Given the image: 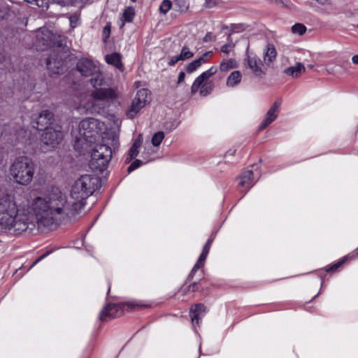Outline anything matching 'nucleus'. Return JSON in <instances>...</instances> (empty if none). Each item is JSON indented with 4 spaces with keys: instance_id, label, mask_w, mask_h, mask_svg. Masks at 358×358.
Instances as JSON below:
<instances>
[{
    "instance_id": "nucleus-1",
    "label": "nucleus",
    "mask_w": 358,
    "mask_h": 358,
    "mask_svg": "<svg viewBox=\"0 0 358 358\" xmlns=\"http://www.w3.org/2000/svg\"><path fill=\"white\" fill-rule=\"evenodd\" d=\"M99 182L98 177L86 174L73 185L70 200L57 187L34 199L31 210L38 227L51 229L58 221L73 217L84 208L86 199L96 190Z\"/></svg>"
},
{
    "instance_id": "nucleus-2",
    "label": "nucleus",
    "mask_w": 358,
    "mask_h": 358,
    "mask_svg": "<svg viewBox=\"0 0 358 358\" xmlns=\"http://www.w3.org/2000/svg\"><path fill=\"white\" fill-rule=\"evenodd\" d=\"M276 50L273 45L268 44L264 51V62L253 52H249L248 49L243 59V66L249 70L254 76L264 77L267 69L276 58Z\"/></svg>"
},
{
    "instance_id": "nucleus-3",
    "label": "nucleus",
    "mask_w": 358,
    "mask_h": 358,
    "mask_svg": "<svg viewBox=\"0 0 358 358\" xmlns=\"http://www.w3.org/2000/svg\"><path fill=\"white\" fill-rule=\"evenodd\" d=\"M34 171L33 161L26 156H21L17 157L11 164L10 174L17 183L27 185L32 180Z\"/></svg>"
},
{
    "instance_id": "nucleus-4",
    "label": "nucleus",
    "mask_w": 358,
    "mask_h": 358,
    "mask_svg": "<svg viewBox=\"0 0 358 358\" xmlns=\"http://www.w3.org/2000/svg\"><path fill=\"white\" fill-rule=\"evenodd\" d=\"M17 211L13 196L0 190V225L4 228L13 227Z\"/></svg>"
},
{
    "instance_id": "nucleus-5",
    "label": "nucleus",
    "mask_w": 358,
    "mask_h": 358,
    "mask_svg": "<svg viewBox=\"0 0 358 358\" xmlns=\"http://www.w3.org/2000/svg\"><path fill=\"white\" fill-rule=\"evenodd\" d=\"M112 157L111 148L106 143H97L93 149L90 162L92 170L103 171Z\"/></svg>"
},
{
    "instance_id": "nucleus-6",
    "label": "nucleus",
    "mask_w": 358,
    "mask_h": 358,
    "mask_svg": "<svg viewBox=\"0 0 358 358\" xmlns=\"http://www.w3.org/2000/svg\"><path fill=\"white\" fill-rule=\"evenodd\" d=\"M103 127V123L96 119L90 117L83 120L78 125L79 136L76 137V141L91 143L102 130Z\"/></svg>"
},
{
    "instance_id": "nucleus-7",
    "label": "nucleus",
    "mask_w": 358,
    "mask_h": 358,
    "mask_svg": "<svg viewBox=\"0 0 358 358\" xmlns=\"http://www.w3.org/2000/svg\"><path fill=\"white\" fill-rule=\"evenodd\" d=\"M63 132L59 126L46 128L41 136V148L46 152L55 148L62 140Z\"/></svg>"
},
{
    "instance_id": "nucleus-8",
    "label": "nucleus",
    "mask_w": 358,
    "mask_h": 358,
    "mask_svg": "<svg viewBox=\"0 0 358 358\" xmlns=\"http://www.w3.org/2000/svg\"><path fill=\"white\" fill-rule=\"evenodd\" d=\"M216 71L217 69L215 68L211 67L199 76L191 87L192 94H196L199 89H200L199 94L201 96H206L209 94L213 90V84L210 82H206V80L215 74Z\"/></svg>"
},
{
    "instance_id": "nucleus-9",
    "label": "nucleus",
    "mask_w": 358,
    "mask_h": 358,
    "mask_svg": "<svg viewBox=\"0 0 358 358\" xmlns=\"http://www.w3.org/2000/svg\"><path fill=\"white\" fill-rule=\"evenodd\" d=\"M243 30L241 24H232L225 27V33L227 34L225 43V54L233 51L236 44L239 40L240 33Z\"/></svg>"
},
{
    "instance_id": "nucleus-10",
    "label": "nucleus",
    "mask_w": 358,
    "mask_h": 358,
    "mask_svg": "<svg viewBox=\"0 0 358 358\" xmlns=\"http://www.w3.org/2000/svg\"><path fill=\"white\" fill-rule=\"evenodd\" d=\"M148 91L146 89L139 90L134 99L132 100L131 105L127 112V115L130 118L134 117L145 106L148 102Z\"/></svg>"
},
{
    "instance_id": "nucleus-11",
    "label": "nucleus",
    "mask_w": 358,
    "mask_h": 358,
    "mask_svg": "<svg viewBox=\"0 0 358 358\" xmlns=\"http://www.w3.org/2000/svg\"><path fill=\"white\" fill-rule=\"evenodd\" d=\"M38 40H41L47 46L57 45L61 47L65 43V37L56 35L49 30H43L37 36Z\"/></svg>"
},
{
    "instance_id": "nucleus-12",
    "label": "nucleus",
    "mask_w": 358,
    "mask_h": 358,
    "mask_svg": "<svg viewBox=\"0 0 358 358\" xmlns=\"http://www.w3.org/2000/svg\"><path fill=\"white\" fill-rule=\"evenodd\" d=\"M76 68L83 76L89 77L97 72L99 66L91 59L82 58L78 62Z\"/></svg>"
},
{
    "instance_id": "nucleus-13",
    "label": "nucleus",
    "mask_w": 358,
    "mask_h": 358,
    "mask_svg": "<svg viewBox=\"0 0 358 358\" xmlns=\"http://www.w3.org/2000/svg\"><path fill=\"white\" fill-rule=\"evenodd\" d=\"M53 120V114L48 110L41 111L34 122V127L38 130L50 128L48 127Z\"/></svg>"
},
{
    "instance_id": "nucleus-14",
    "label": "nucleus",
    "mask_w": 358,
    "mask_h": 358,
    "mask_svg": "<svg viewBox=\"0 0 358 358\" xmlns=\"http://www.w3.org/2000/svg\"><path fill=\"white\" fill-rule=\"evenodd\" d=\"M117 92L115 88H99L92 92V96L94 100H108L117 97Z\"/></svg>"
},
{
    "instance_id": "nucleus-15",
    "label": "nucleus",
    "mask_w": 358,
    "mask_h": 358,
    "mask_svg": "<svg viewBox=\"0 0 358 358\" xmlns=\"http://www.w3.org/2000/svg\"><path fill=\"white\" fill-rule=\"evenodd\" d=\"M280 101H275L266 113V117L259 125V129L263 130L272 123L278 117Z\"/></svg>"
},
{
    "instance_id": "nucleus-16",
    "label": "nucleus",
    "mask_w": 358,
    "mask_h": 358,
    "mask_svg": "<svg viewBox=\"0 0 358 358\" xmlns=\"http://www.w3.org/2000/svg\"><path fill=\"white\" fill-rule=\"evenodd\" d=\"M212 243V240L208 239L207 242L206 243L205 245L203 246V251L201 254L200 255L196 263L195 264L194 266L192 269L190 273L189 274L188 279L192 280L194 277V275L196 270L202 267L205 263V261L206 259L207 255L209 252V250L210 248Z\"/></svg>"
},
{
    "instance_id": "nucleus-17",
    "label": "nucleus",
    "mask_w": 358,
    "mask_h": 358,
    "mask_svg": "<svg viewBox=\"0 0 358 358\" xmlns=\"http://www.w3.org/2000/svg\"><path fill=\"white\" fill-rule=\"evenodd\" d=\"M212 55V52H206L203 54L199 58L194 60L190 62L186 68V71L188 73H192L195 71L197 69H199L203 64H205L208 62L209 58Z\"/></svg>"
},
{
    "instance_id": "nucleus-18",
    "label": "nucleus",
    "mask_w": 358,
    "mask_h": 358,
    "mask_svg": "<svg viewBox=\"0 0 358 358\" xmlns=\"http://www.w3.org/2000/svg\"><path fill=\"white\" fill-rule=\"evenodd\" d=\"M238 184L243 190L250 189L254 185L253 172L250 170L244 171L239 177Z\"/></svg>"
},
{
    "instance_id": "nucleus-19",
    "label": "nucleus",
    "mask_w": 358,
    "mask_h": 358,
    "mask_svg": "<svg viewBox=\"0 0 358 358\" xmlns=\"http://www.w3.org/2000/svg\"><path fill=\"white\" fill-rule=\"evenodd\" d=\"M205 313V307L203 304L199 303L190 308V317L194 327L199 325V320Z\"/></svg>"
},
{
    "instance_id": "nucleus-20",
    "label": "nucleus",
    "mask_w": 358,
    "mask_h": 358,
    "mask_svg": "<svg viewBox=\"0 0 358 358\" xmlns=\"http://www.w3.org/2000/svg\"><path fill=\"white\" fill-rule=\"evenodd\" d=\"M120 307L115 303H108L101 312L99 315V320L101 321H105L108 318H113L116 316V314Z\"/></svg>"
},
{
    "instance_id": "nucleus-21",
    "label": "nucleus",
    "mask_w": 358,
    "mask_h": 358,
    "mask_svg": "<svg viewBox=\"0 0 358 358\" xmlns=\"http://www.w3.org/2000/svg\"><path fill=\"white\" fill-rule=\"evenodd\" d=\"M64 62L62 59L57 60L53 56L47 59V68L52 74H59L63 70Z\"/></svg>"
},
{
    "instance_id": "nucleus-22",
    "label": "nucleus",
    "mask_w": 358,
    "mask_h": 358,
    "mask_svg": "<svg viewBox=\"0 0 358 358\" xmlns=\"http://www.w3.org/2000/svg\"><path fill=\"white\" fill-rule=\"evenodd\" d=\"M142 137L141 135H140L138 138L134 142L132 146L129 149L127 158H126V162L129 163L133 159H134L138 154V150L142 144Z\"/></svg>"
},
{
    "instance_id": "nucleus-23",
    "label": "nucleus",
    "mask_w": 358,
    "mask_h": 358,
    "mask_svg": "<svg viewBox=\"0 0 358 358\" xmlns=\"http://www.w3.org/2000/svg\"><path fill=\"white\" fill-rule=\"evenodd\" d=\"M106 62L110 65L114 66L117 69L122 71L123 65L121 62V55L119 53L114 52L105 56Z\"/></svg>"
},
{
    "instance_id": "nucleus-24",
    "label": "nucleus",
    "mask_w": 358,
    "mask_h": 358,
    "mask_svg": "<svg viewBox=\"0 0 358 358\" xmlns=\"http://www.w3.org/2000/svg\"><path fill=\"white\" fill-rule=\"evenodd\" d=\"M96 71L97 72L94 73L93 74H92L90 76L91 78L90 80V84L95 89L98 88L99 87L102 86L103 85L104 80H105L103 74L101 72L100 68Z\"/></svg>"
},
{
    "instance_id": "nucleus-25",
    "label": "nucleus",
    "mask_w": 358,
    "mask_h": 358,
    "mask_svg": "<svg viewBox=\"0 0 358 358\" xmlns=\"http://www.w3.org/2000/svg\"><path fill=\"white\" fill-rule=\"evenodd\" d=\"M304 71L305 67L301 63H298L296 66H290L285 70V73L292 78L299 77Z\"/></svg>"
},
{
    "instance_id": "nucleus-26",
    "label": "nucleus",
    "mask_w": 358,
    "mask_h": 358,
    "mask_svg": "<svg viewBox=\"0 0 358 358\" xmlns=\"http://www.w3.org/2000/svg\"><path fill=\"white\" fill-rule=\"evenodd\" d=\"M241 73L239 71H234L227 77V85L229 87H234L241 83Z\"/></svg>"
},
{
    "instance_id": "nucleus-27",
    "label": "nucleus",
    "mask_w": 358,
    "mask_h": 358,
    "mask_svg": "<svg viewBox=\"0 0 358 358\" xmlns=\"http://www.w3.org/2000/svg\"><path fill=\"white\" fill-rule=\"evenodd\" d=\"M292 31L293 34L301 36L306 31V27L301 23H296L292 27Z\"/></svg>"
},
{
    "instance_id": "nucleus-28",
    "label": "nucleus",
    "mask_w": 358,
    "mask_h": 358,
    "mask_svg": "<svg viewBox=\"0 0 358 358\" xmlns=\"http://www.w3.org/2000/svg\"><path fill=\"white\" fill-rule=\"evenodd\" d=\"M164 138V133L163 131H158L155 133L152 138V143L154 146H159Z\"/></svg>"
},
{
    "instance_id": "nucleus-29",
    "label": "nucleus",
    "mask_w": 358,
    "mask_h": 358,
    "mask_svg": "<svg viewBox=\"0 0 358 358\" xmlns=\"http://www.w3.org/2000/svg\"><path fill=\"white\" fill-rule=\"evenodd\" d=\"M179 56L181 61H184L185 59L192 58L194 56V53L189 50V48H187V46H184L182 48Z\"/></svg>"
},
{
    "instance_id": "nucleus-30",
    "label": "nucleus",
    "mask_w": 358,
    "mask_h": 358,
    "mask_svg": "<svg viewBox=\"0 0 358 358\" xmlns=\"http://www.w3.org/2000/svg\"><path fill=\"white\" fill-rule=\"evenodd\" d=\"M134 15L135 13L134 8L131 7L127 8V9H125L123 13V17L124 21L127 22H131L133 20Z\"/></svg>"
},
{
    "instance_id": "nucleus-31",
    "label": "nucleus",
    "mask_w": 358,
    "mask_h": 358,
    "mask_svg": "<svg viewBox=\"0 0 358 358\" xmlns=\"http://www.w3.org/2000/svg\"><path fill=\"white\" fill-rule=\"evenodd\" d=\"M171 6L172 3L171 1L164 0L159 6V10L161 13L166 14L171 9Z\"/></svg>"
},
{
    "instance_id": "nucleus-32",
    "label": "nucleus",
    "mask_w": 358,
    "mask_h": 358,
    "mask_svg": "<svg viewBox=\"0 0 358 358\" xmlns=\"http://www.w3.org/2000/svg\"><path fill=\"white\" fill-rule=\"evenodd\" d=\"M238 66V63L235 58H231L225 61V69H236Z\"/></svg>"
},
{
    "instance_id": "nucleus-33",
    "label": "nucleus",
    "mask_w": 358,
    "mask_h": 358,
    "mask_svg": "<svg viewBox=\"0 0 358 358\" xmlns=\"http://www.w3.org/2000/svg\"><path fill=\"white\" fill-rule=\"evenodd\" d=\"M142 164H143L142 161H141L139 159H136L128 167V170L127 171H128L129 173H130V172L134 171L135 169H136L137 168L140 167Z\"/></svg>"
},
{
    "instance_id": "nucleus-34",
    "label": "nucleus",
    "mask_w": 358,
    "mask_h": 358,
    "mask_svg": "<svg viewBox=\"0 0 358 358\" xmlns=\"http://www.w3.org/2000/svg\"><path fill=\"white\" fill-rule=\"evenodd\" d=\"M176 4L178 5L179 10L180 12H185L188 8V5L187 4L186 1L184 0H176Z\"/></svg>"
},
{
    "instance_id": "nucleus-35",
    "label": "nucleus",
    "mask_w": 358,
    "mask_h": 358,
    "mask_svg": "<svg viewBox=\"0 0 358 358\" xmlns=\"http://www.w3.org/2000/svg\"><path fill=\"white\" fill-rule=\"evenodd\" d=\"M71 27L74 28L78 26L79 17L77 15H71L69 18Z\"/></svg>"
},
{
    "instance_id": "nucleus-36",
    "label": "nucleus",
    "mask_w": 358,
    "mask_h": 358,
    "mask_svg": "<svg viewBox=\"0 0 358 358\" xmlns=\"http://www.w3.org/2000/svg\"><path fill=\"white\" fill-rule=\"evenodd\" d=\"M169 62H168V64L169 66H173L175 65L177 62H178L179 61H181L180 58V56L179 55H176V56H173V57H171L169 58Z\"/></svg>"
},
{
    "instance_id": "nucleus-37",
    "label": "nucleus",
    "mask_w": 358,
    "mask_h": 358,
    "mask_svg": "<svg viewBox=\"0 0 358 358\" xmlns=\"http://www.w3.org/2000/svg\"><path fill=\"white\" fill-rule=\"evenodd\" d=\"M196 289H197V283L194 282V283L189 285L187 288L184 289L183 293L186 294L190 291L194 292Z\"/></svg>"
},
{
    "instance_id": "nucleus-38",
    "label": "nucleus",
    "mask_w": 358,
    "mask_h": 358,
    "mask_svg": "<svg viewBox=\"0 0 358 358\" xmlns=\"http://www.w3.org/2000/svg\"><path fill=\"white\" fill-rule=\"evenodd\" d=\"M185 73L183 71H181L178 76V83H181L182 82H183L185 80Z\"/></svg>"
},
{
    "instance_id": "nucleus-39",
    "label": "nucleus",
    "mask_w": 358,
    "mask_h": 358,
    "mask_svg": "<svg viewBox=\"0 0 358 358\" xmlns=\"http://www.w3.org/2000/svg\"><path fill=\"white\" fill-rule=\"evenodd\" d=\"M4 159V152L2 148L0 147V165L3 163Z\"/></svg>"
},
{
    "instance_id": "nucleus-40",
    "label": "nucleus",
    "mask_w": 358,
    "mask_h": 358,
    "mask_svg": "<svg viewBox=\"0 0 358 358\" xmlns=\"http://www.w3.org/2000/svg\"><path fill=\"white\" fill-rule=\"evenodd\" d=\"M50 254V252H46L45 253H44L43 255H41L38 259H37L34 264H36L38 262H39L41 259H43L44 257H47L48 255Z\"/></svg>"
},
{
    "instance_id": "nucleus-41",
    "label": "nucleus",
    "mask_w": 358,
    "mask_h": 358,
    "mask_svg": "<svg viewBox=\"0 0 358 358\" xmlns=\"http://www.w3.org/2000/svg\"><path fill=\"white\" fill-rule=\"evenodd\" d=\"M352 63L355 64H358V55H355L352 58Z\"/></svg>"
},
{
    "instance_id": "nucleus-42",
    "label": "nucleus",
    "mask_w": 358,
    "mask_h": 358,
    "mask_svg": "<svg viewBox=\"0 0 358 358\" xmlns=\"http://www.w3.org/2000/svg\"><path fill=\"white\" fill-rule=\"evenodd\" d=\"M341 263H340V262H339V263H338V264H335L334 266H333L331 268V270H335V269H336L338 266H340V265H341Z\"/></svg>"
},
{
    "instance_id": "nucleus-43",
    "label": "nucleus",
    "mask_w": 358,
    "mask_h": 358,
    "mask_svg": "<svg viewBox=\"0 0 358 358\" xmlns=\"http://www.w3.org/2000/svg\"><path fill=\"white\" fill-rule=\"evenodd\" d=\"M109 32H110V28H109V27H106L104 28V33H105V34H106V33L109 34Z\"/></svg>"
},
{
    "instance_id": "nucleus-44",
    "label": "nucleus",
    "mask_w": 358,
    "mask_h": 358,
    "mask_svg": "<svg viewBox=\"0 0 358 358\" xmlns=\"http://www.w3.org/2000/svg\"><path fill=\"white\" fill-rule=\"evenodd\" d=\"M228 152L229 153V155H230L231 156H234V152H235V150H234L233 152H230V151H229Z\"/></svg>"
},
{
    "instance_id": "nucleus-45",
    "label": "nucleus",
    "mask_w": 358,
    "mask_h": 358,
    "mask_svg": "<svg viewBox=\"0 0 358 358\" xmlns=\"http://www.w3.org/2000/svg\"><path fill=\"white\" fill-rule=\"evenodd\" d=\"M127 305L129 307H134V305L131 303H127Z\"/></svg>"
},
{
    "instance_id": "nucleus-46",
    "label": "nucleus",
    "mask_w": 358,
    "mask_h": 358,
    "mask_svg": "<svg viewBox=\"0 0 358 358\" xmlns=\"http://www.w3.org/2000/svg\"><path fill=\"white\" fill-rule=\"evenodd\" d=\"M220 50H221L222 52H224V45H222V46H221V47H220Z\"/></svg>"
},
{
    "instance_id": "nucleus-47",
    "label": "nucleus",
    "mask_w": 358,
    "mask_h": 358,
    "mask_svg": "<svg viewBox=\"0 0 358 358\" xmlns=\"http://www.w3.org/2000/svg\"><path fill=\"white\" fill-rule=\"evenodd\" d=\"M223 65H224V62H222L220 63V68H222Z\"/></svg>"
},
{
    "instance_id": "nucleus-48",
    "label": "nucleus",
    "mask_w": 358,
    "mask_h": 358,
    "mask_svg": "<svg viewBox=\"0 0 358 358\" xmlns=\"http://www.w3.org/2000/svg\"><path fill=\"white\" fill-rule=\"evenodd\" d=\"M131 1H133V2H135L136 0H131Z\"/></svg>"
},
{
    "instance_id": "nucleus-49",
    "label": "nucleus",
    "mask_w": 358,
    "mask_h": 358,
    "mask_svg": "<svg viewBox=\"0 0 358 358\" xmlns=\"http://www.w3.org/2000/svg\"><path fill=\"white\" fill-rule=\"evenodd\" d=\"M357 28H358V24H357Z\"/></svg>"
}]
</instances>
